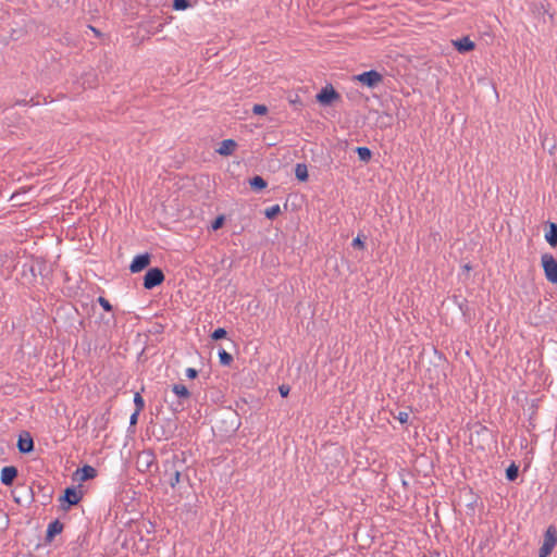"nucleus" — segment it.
<instances>
[{
    "label": "nucleus",
    "mask_w": 557,
    "mask_h": 557,
    "mask_svg": "<svg viewBox=\"0 0 557 557\" xmlns=\"http://www.w3.org/2000/svg\"><path fill=\"white\" fill-rule=\"evenodd\" d=\"M162 481L175 488L183 479L189 481L188 474L184 472L188 469L186 465L185 453H172L162 462Z\"/></svg>",
    "instance_id": "1"
},
{
    "label": "nucleus",
    "mask_w": 557,
    "mask_h": 557,
    "mask_svg": "<svg viewBox=\"0 0 557 557\" xmlns=\"http://www.w3.org/2000/svg\"><path fill=\"white\" fill-rule=\"evenodd\" d=\"M84 494L81 490H77L75 486H69L63 491V494L59 497L60 509L63 511H69L72 506L77 505Z\"/></svg>",
    "instance_id": "2"
},
{
    "label": "nucleus",
    "mask_w": 557,
    "mask_h": 557,
    "mask_svg": "<svg viewBox=\"0 0 557 557\" xmlns=\"http://www.w3.org/2000/svg\"><path fill=\"white\" fill-rule=\"evenodd\" d=\"M541 265L544 271L545 278L552 283L557 284V260L552 253L545 252L541 256Z\"/></svg>",
    "instance_id": "3"
},
{
    "label": "nucleus",
    "mask_w": 557,
    "mask_h": 557,
    "mask_svg": "<svg viewBox=\"0 0 557 557\" xmlns=\"http://www.w3.org/2000/svg\"><path fill=\"white\" fill-rule=\"evenodd\" d=\"M136 467L137 470L143 473L151 472L152 467L158 470L157 458L153 450H143L136 459Z\"/></svg>",
    "instance_id": "4"
},
{
    "label": "nucleus",
    "mask_w": 557,
    "mask_h": 557,
    "mask_svg": "<svg viewBox=\"0 0 557 557\" xmlns=\"http://www.w3.org/2000/svg\"><path fill=\"white\" fill-rule=\"evenodd\" d=\"M165 280L162 269L154 267L147 270L143 277V286L145 289L151 290L161 285Z\"/></svg>",
    "instance_id": "5"
},
{
    "label": "nucleus",
    "mask_w": 557,
    "mask_h": 557,
    "mask_svg": "<svg viewBox=\"0 0 557 557\" xmlns=\"http://www.w3.org/2000/svg\"><path fill=\"white\" fill-rule=\"evenodd\" d=\"M354 78L369 88L377 87L384 79L383 75L376 70L362 72L356 75Z\"/></svg>",
    "instance_id": "6"
},
{
    "label": "nucleus",
    "mask_w": 557,
    "mask_h": 557,
    "mask_svg": "<svg viewBox=\"0 0 557 557\" xmlns=\"http://www.w3.org/2000/svg\"><path fill=\"white\" fill-rule=\"evenodd\" d=\"M341 98L339 92H337L332 85L324 86L315 96V100L321 106H331L334 101H337Z\"/></svg>",
    "instance_id": "7"
},
{
    "label": "nucleus",
    "mask_w": 557,
    "mask_h": 557,
    "mask_svg": "<svg viewBox=\"0 0 557 557\" xmlns=\"http://www.w3.org/2000/svg\"><path fill=\"white\" fill-rule=\"evenodd\" d=\"M16 447L21 454H29L34 451L35 443L28 431H22L20 433Z\"/></svg>",
    "instance_id": "8"
},
{
    "label": "nucleus",
    "mask_w": 557,
    "mask_h": 557,
    "mask_svg": "<svg viewBox=\"0 0 557 557\" xmlns=\"http://www.w3.org/2000/svg\"><path fill=\"white\" fill-rule=\"evenodd\" d=\"M151 262V255L144 252L135 256L129 264V271L132 273H138L147 269Z\"/></svg>",
    "instance_id": "9"
},
{
    "label": "nucleus",
    "mask_w": 557,
    "mask_h": 557,
    "mask_svg": "<svg viewBox=\"0 0 557 557\" xmlns=\"http://www.w3.org/2000/svg\"><path fill=\"white\" fill-rule=\"evenodd\" d=\"M97 476V470L90 465H84L81 468H77L73 473V480L78 482H86L88 480H92Z\"/></svg>",
    "instance_id": "10"
},
{
    "label": "nucleus",
    "mask_w": 557,
    "mask_h": 557,
    "mask_svg": "<svg viewBox=\"0 0 557 557\" xmlns=\"http://www.w3.org/2000/svg\"><path fill=\"white\" fill-rule=\"evenodd\" d=\"M18 475V470L15 466H5L1 469L0 481L5 486H12Z\"/></svg>",
    "instance_id": "11"
},
{
    "label": "nucleus",
    "mask_w": 557,
    "mask_h": 557,
    "mask_svg": "<svg viewBox=\"0 0 557 557\" xmlns=\"http://www.w3.org/2000/svg\"><path fill=\"white\" fill-rule=\"evenodd\" d=\"M63 529L64 524L59 519L51 521L46 530L45 542L50 544L57 535L62 533Z\"/></svg>",
    "instance_id": "12"
},
{
    "label": "nucleus",
    "mask_w": 557,
    "mask_h": 557,
    "mask_svg": "<svg viewBox=\"0 0 557 557\" xmlns=\"http://www.w3.org/2000/svg\"><path fill=\"white\" fill-rule=\"evenodd\" d=\"M544 237L550 247H557V223L550 221L545 223Z\"/></svg>",
    "instance_id": "13"
},
{
    "label": "nucleus",
    "mask_w": 557,
    "mask_h": 557,
    "mask_svg": "<svg viewBox=\"0 0 557 557\" xmlns=\"http://www.w3.org/2000/svg\"><path fill=\"white\" fill-rule=\"evenodd\" d=\"M453 45L459 53H468V52L474 50V48H475L474 41H472L467 36L456 39V40H453Z\"/></svg>",
    "instance_id": "14"
},
{
    "label": "nucleus",
    "mask_w": 557,
    "mask_h": 557,
    "mask_svg": "<svg viewBox=\"0 0 557 557\" xmlns=\"http://www.w3.org/2000/svg\"><path fill=\"white\" fill-rule=\"evenodd\" d=\"M237 143L234 139H224L221 141L220 147L216 149V152L221 156H231L237 148Z\"/></svg>",
    "instance_id": "15"
},
{
    "label": "nucleus",
    "mask_w": 557,
    "mask_h": 557,
    "mask_svg": "<svg viewBox=\"0 0 557 557\" xmlns=\"http://www.w3.org/2000/svg\"><path fill=\"white\" fill-rule=\"evenodd\" d=\"M249 186L253 191H262L267 188L268 183L262 176L255 175L249 180Z\"/></svg>",
    "instance_id": "16"
},
{
    "label": "nucleus",
    "mask_w": 557,
    "mask_h": 557,
    "mask_svg": "<svg viewBox=\"0 0 557 557\" xmlns=\"http://www.w3.org/2000/svg\"><path fill=\"white\" fill-rule=\"evenodd\" d=\"M295 176L301 183L307 182L309 178L307 164L297 163L295 165Z\"/></svg>",
    "instance_id": "17"
},
{
    "label": "nucleus",
    "mask_w": 557,
    "mask_h": 557,
    "mask_svg": "<svg viewBox=\"0 0 557 557\" xmlns=\"http://www.w3.org/2000/svg\"><path fill=\"white\" fill-rule=\"evenodd\" d=\"M543 543L548 544L549 546L555 547V545L557 543V531H556L555 527L549 525L546 529V532L544 534V542Z\"/></svg>",
    "instance_id": "18"
},
{
    "label": "nucleus",
    "mask_w": 557,
    "mask_h": 557,
    "mask_svg": "<svg viewBox=\"0 0 557 557\" xmlns=\"http://www.w3.org/2000/svg\"><path fill=\"white\" fill-rule=\"evenodd\" d=\"M37 488L42 493L41 495V505L47 506L51 503L53 488L50 486H41L37 485Z\"/></svg>",
    "instance_id": "19"
},
{
    "label": "nucleus",
    "mask_w": 557,
    "mask_h": 557,
    "mask_svg": "<svg viewBox=\"0 0 557 557\" xmlns=\"http://www.w3.org/2000/svg\"><path fill=\"white\" fill-rule=\"evenodd\" d=\"M355 152L361 162L368 163L372 159V151L368 147H356Z\"/></svg>",
    "instance_id": "20"
},
{
    "label": "nucleus",
    "mask_w": 557,
    "mask_h": 557,
    "mask_svg": "<svg viewBox=\"0 0 557 557\" xmlns=\"http://www.w3.org/2000/svg\"><path fill=\"white\" fill-rule=\"evenodd\" d=\"M172 392L181 399H188L190 397V392L183 384H174Z\"/></svg>",
    "instance_id": "21"
},
{
    "label": "nucleus",
    "mask_w": 557,
    "mask_h": 557,
    "mask_svg": "<svg viewBox=\"0 0 557 557\" xmlns=\"http://www.w3.org/2000/svg\"><path fill=\"white\" fill-rule=\"evenodd\" d=\"M519 475V467L512 462L507 469H506V479L509 482H513L517 480Z\"/></svg>",
    "instance_id": "22"
},
{
    "label": "nucleus",
    "mask_w": 557,
    "mask_h": 557,
    "mask_svg": "<svg viewBox=\"0 0 557 557\" xmlns=\"http://www.w3.org/2000/svg\"><path fill=\"white\" fill-rule=\"evenodd\" d=\"M281 213L280 205H273L264 210V215L269 220H274Z\"/></svg>",
    "instance_id": "23"
},
{
    "label": "nucleus",
    "mask_w": 557,
    "mask_h": 557,
    "mask_svg": "<svg viewBox=\"0 0 557 557\" xmlns=\"http://www.w3.org/2000/svg\"><path fill=\"white\" fill-rule=\"evenodd\" d=\"M219 360L222 366L228 367L233 362V356L226 350L221 349L219 351Z\"/></svg>",
    "instance_id": "24"
},
{
    "label": "nucleus",
    "mask_w": 557,
    "mask_h": 557,
    "mask_svg": "<svg viewBox=\"0 0 557 557\" xmlns=\"http://www.w3.org/2000/svg\"><path fill=\"white\" fill-rule=\"evenodd\" d=\"M134 405H135V410L137 412H141L145 408V400L139 392H136L134 395Z\"/></svg>",
    "instance_id": "25"
},
{
    "label": "nucleus",
    "mask_w": 557,
    "mask_h": 557,
    "mask_svg": "<svg viewBox=\"0 0 557 557\" xmlns=\"http://www.w3.org/2000/svg\"><path fill=\"white\" fill-rule=\"evenodd\" d=\"M190 7L189 0H173L172 8L176 11H183Z\"/></svg>",
    "instance_id": "26"
},
{
    "label": "nucleus",
    "mask_w": 557,
    "mask_h": 557,
    "mask_svg": "<svg viewBox=\"0 0 557 557\" xmlns=\"http://www.w3.org/2000/svg\"><path fill=\"white\" fill-rule=\"evenodd\" d=\"M224 223L225 216L223 214H220L211 222V230L218 231L223 227Z\"/></svg>",
    "instance_id": "27"
},
{
    "label": "nucleus",
    "mask_w": 557,
    "mask_h": 557,
    "mask_svg": "<svg viewBox=\"0 0 557 557\" xmlns=\"http://www.w3.org/2000/svg\"><path fill=\"white\" fill-rule=\"evenodd\" d=\"M226 335H227V332H226V330H225V329H223V327H218V329H215V330L211 333L210 337H211L213 341H220V339L225 338V337H226Z\"/></svg>",
    "instance_id": "28"
},
{
    "label": "nucleus",
    "mask_w": 557,
    "mask_h": 557,
    "mask_svg": "<svg viewBox=\"0 0 557 557\" xmlns=\"http://www.w3.org/2000/svg\"><path fill=\"white\" fill-rule=\"evenodd\" d=\"M9 523V516L3 510H0V533L8 529Z\"/></svg>",
    "instance_id": "29"
},
{
    "label": "nucleus",
    "mask_w": 557,
    "mask_h": 557,
    "mask_svg": "<svg viewBox=\"0 0 557 557\" xmlns=\"http://www.w3.org/2000/svg\"><path fill=\"white\" fill-rule=\"evenodd\" d=\"M97 302L102 307V309L107 312H110L113 310V306L110 304V301L102 297V296H99L98 299H97Z\"/></svg>",
    "instance_id": "30"
},
{
    "label": "nucleus",
    "mask_w": 557,
    "mask_h": 557,
    "mask_svg": "<svg viewBox=\"0 0 557 557\" xmlns=\"http://www.w3.org/2000/svg\"><path fill=\"white\" fill-rule=\"evenodd\" d=\"M252 113L256 114V115H264L268 113L269 109L265 104H253L252 107Z\"/></svg>",
    "instance_id": "31"
},
{
    "label": "nucleus",
    "mask_w": 557,
    "mask_h": 557,
    "mask_svg": "<svg viewBox=\"0 0 557 557\" xmlns=\"http://www.w3.org/2000/svg\"><path fill=\"white\" fill-rule=\"evenodd\" d=\"M366 237L363 236V238H361L360 235H358L357 237H355L352 239V243H351V246L354 248H357V249H364L366 248Z\"/></svg>",
    "instance_id": "32"
},
{
    "label": "nucleus",
    "mask_w": 557,
    "mask_h": 557,
    "mask_svg": "<svg viewBox=\"0 0 557 557\" xmlns=\"http://www.w3.org/2000/svg\"><path fill=\"white\" fill-rule=\"evenodd\" d=\"M554 547L543 543L539 549V557H547L553 552Z\"/></svg>",
    "instance_id": "33"
},
{
    "label": "nucleus",
    "mask_w": 557,
    "mask_h": 557,
    "mask_svg": "<svg viewBox=\"0 0 557 557\" xmlns=\"http://www.w3.org/2000/svg\"><path fill=\"white\" fill-rule=\"evenodd\" d=\"M108 416H109V412H106V413H103L101 416L100 419H96V422L98 423L99 428L102 429V430L106 429L107 423L109 421V417Z\"/></svg>",
    "instance_id": "34"
},
{
    "label": "nucleus",
    "mask_w": 557,
    "mask_h": 557,
    "mask_svg": "<svg viewBox=\"0 0 557 557\" xmlns=\"http://www.w3.org/2000/svg\"><path fill=\"white\" fill-rule=\"evenodd\" d=\"M395 419H397L401 424H405L408 422L409 413L406 411H399L397 416H394Z\"/></svg>",
    "instance_id": "35"
},
{
    "label": "nucleus",
    "mask_w": 557,
    "mask_h": 557,
    "mask_svg": "<svg viewBox=\"0 0 557 557\" xmlns=\"http://www.w3.org/2000/svg\"><path fill=\"white\" fill-rule=\"evenodd\" d=\"M289 103L294 107L295 110H299L302 107V101L297 95L295 96L294 99H289Z\"/></svg>",
    "instance_id": "36"
},
{
    "label": "nucleus",
    "mask_w": 557,
    "mask_h": 557,
    "mask_svg": "<svg viewBox=\"0 0 557 557\" xmlns=\"http://www.w3.org/2000/svg\"><path fill=\"white\" fill-rule=\"evenodd\" d=\"M289 391H290V387L286 384H282L278 386V392H280L281 396L284 398L288 396Z\"/></svg>",
    "instance_id": "37"
},
{
    "label": "nucleus",
    "mask_w": 557,
    "mask_h": 557,
    "mask_svg": "<svg viewBox=\"0 0 557 557\" xmlns=\"http://www.w3.org/2000/svg\"><path fill=\"white\" fill-rule=\"evenodd\" d=\"M186 376L189 379V380H194L198 376V371L194 368H187L186 369Z\"/></svg>",
    "instance_id": "38"
},
{
    "label": "nucleus",
    "mask_w": 557,
    "mask_h": 557,
    "mask_svg": "<svg viewBox=\"0 0 557 557\" xmlns=\"http://www.w3.org/2000/svg\"><path fill=\"white\" fill-rule=\"evenodd\" d=\"M140 412H137L136 410L132 413L129 418V426H135L138 422V417Z\"/></svg>",
    "instance_id": "39"
},
{
    "label": "nucleus",
    "mask_w": 557,
    "mask_h": 557,
    "mask_svg": "<svg viewBox=\"0 0 557 557\" xmlns=\"http://www.w3.org/2000/svg\"><path fill=\"white\" fill-rule=\"evenodd\" d=\"M488 433H490L488 429L486 426H482V425L480 426L479 430L475 431V434L478 436L485 435V434H488Z\"/></svg>",
    "instance_id": "40"
},
{
    "label": "nucleus",
    "mask_w": 557,
    "mask_h": 557,
    "mask_svg": "<svg viewBox=\"0 0 557 557\" xmlns=\"http://www.w3.org/2000/svg\"><path fill=\"white\" fill-rule=\"evenodd\" d=\"M541 12H543L544 14H548V10L545 8V5L542 3L541 4Z\"/></svg>",
    "instance_id": "41"
},
{
    "label": "nucleus",
    "mask_w": 557,
    "mask_h": 557,
    "mask_svg": "<svg viewBox=\"0 0 557 557\" xmlns=\"http://www.w3.org/2000/svg\"><path fill=\"white\" fill-rule=\"evenodd\" d=\"M462 268H463V270H466L468 272L472 270V267L469 263L465 264Z\"/></svg>",
    "instance_id": "42"
},
{
    "label": "nucleus",
    "mask_w": 557,
    "mask_h": 557,
    "mask_svg": "<svg viewBox=\"0 0 557 557\" xmlns=\"http://www.w3.org/2000/svg\"><path fill=\"white\" fill-rule=\"evenodd\" d=\"M231 418H232V420H233V421H232V425L234 426L235 421H236V416H235V413H231Z\"/></svg>",
    "instance_id": "43"
},
{
    "label": "nucleus",
    "mask_w": 557,
    "mask_h": 557,
    "mask_svg": "<svg viewBox=\"0 0 557 557\" xmlns=\"http://www.w3.org/2000/svg\"><path fill=\"white\" fill-rule=\"evenodd\" d=\"M29 491H30V493H32V498H34V495H35L34 490L30 487V488H29Z\"/></svg>",
    "instance_id": "44"
},
{
    "label": "nucleus",
    "mask_w": 557,
    "mask_h": 557,
    "mask_svg": "<svg viewBox=\"0 0 557 557\" xmlns=\"http://www.w3.org/2000/svg\"><path fill=\"white\" fill-rule=\"evenodd\" d=\"M91 29L95 32V34L100 35V33L96 28L91 27Z\"/></svg>",
    "instance_id": "45"
},
{
    "label": "nucleus",
    "mask_w": 557,
    "mask_h": 557,
    "mask_svg": "<svg viewBox=\"0 0 557 557\" xmlns=\"http://www.w3.org/2000/svg\"><path fill=\"white\" fill-rule=\"evenodd\" d=\"M14 502H15V503H17V504H20V499H18V498H16V497L14 498Z\"/></svg>",
    "instance_id": "46"
},
{
    "label": "nucleus",
    "mask_w": 557,
    "mask_h": 557,
    "mask_svg": "<svg viewBox=\"0 0 557 557\" xmlns=\"http://www.w3.org/2000/svg\"><path fill=\"white\" fill-rule=\"evenodd\" d=\"M17 196V194H13L11 199H14Z\"/></svg>",
    "instance_id": "47"
}]
</instances>
